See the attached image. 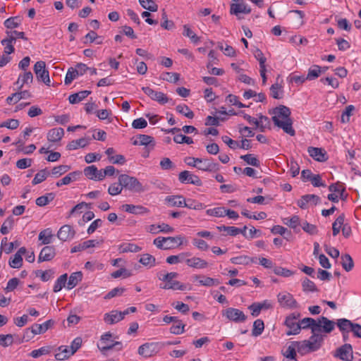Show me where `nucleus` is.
<instances>
[{
    "label": "nucleus",
    "mask_w": 361,
    "mask_h": 361,
    "mask_svg": "<svg viewBox=\"0 0 361 361\" xmlns=\"http://www.w3.org/2000/svg\"><path fill=\"white\" fill-rule=\"evenodd\" d=\"M323 335H312L308 340L294 341L297 352L302 355L318 350L324 342Z\"/></svg>",
    "instance_id": "nucleus-1"
},
{
    "label": "nucleus",
    "mask_w": 361,
    "mask_h": 361,
    "mask_svg": "<svg viewBox=\"0 0 361 361\" xmlns=\"http://www.w3.org/2000/svg\"><path fill=\"white\" fill-rule=\"evenodd\" d=\"M118 181L123 187V189L129 190L132 192L140 193L146 191L147 189L135 177L127 174H121L118 176Z\"/></svg>",
    "instance_id": "nucleus-2"
},
{
    "label": "nucleus",
    "mask_w": 361,
    "mask_h": 361,
    "mask_svg": "<svg viewBox=\"0 0 361 361\" xmlns=\"http://www.w3.org/2000/svg\"><path fill=\"white\" fill-rule=\"evenodd\" d=\"M178 274L177 272H169L166 274H159V279L166 282L165 284H160V288L162 289H172L185 290L186 286L181 283L178 281H174L173 279L177 278Z\"/></svg>",
    "instance_id": "nucleus-3"
},
{
    "label": "nucleus",
    "mask_w": 361,
    "mask_h": 361,
    "mask_svg": "<svg viewBox=\"0 0 361 361\" xmlns=\"http://www.w3.org/2000/svg\"><path fill=\"white\" fill-rule=\"evenodd\" d=\"M300 313H291L288 315L284 321V325L288 329L286 331L287 336L298 335L300 332L299 324Z\"/></svg>",
    "instance_id": "nucleus-4"
},
{
    "label": "nucleus",
    "mask_w": 361,
    "mask_h": 361,
    "mask_svg": "<svg viewBox=\"0 0 361 361\" xmlns=\"http://www.w3.org/2000/svg\"><path fill=\"white\" fill-rule=\"evenodd\" d=\"M111 336L112 334L110 332H106L101 336V345H98V348L104 355L113 348H116L117 350H121L123 348V344L120 341L109 343Z\"/></svg>",
    "instance_id": "nucleus-5"
},
{
    "label": "nucleus",
    "mask_w": 361,
    "mask_h": 361,
    "mask_svg": "<svg viewBox=\"0 0 361 361\" xmlns=\"http://www.w3.org/2000/svg\"><path fill=\"white\" fill-rule=\"evenodd\" d=\"M34 72L38 80L42 81L45 85H50L49 71L46 69V63L43 61L36 62L34 66Z\"/></svg>",
    "instance_id": "nucleus-6"
},
{
    "label": "nucleus",
    "mask_w": 361,
    "mask_h": 361,
    "mask_svg": "<svg viewBox=\"0 0 361 361\" xmlns=\"http://www.w3.org/2000/svg\"><path fill=\"white\" fill-rule=\"evenodd\" d=\"M222 315L235 323L244 322L247 319V316L243 311L233 307H228L224 310Z\"/></svg>",
    "instance_id": "nucleus-7"
},
{
    "label": "nucleus",
    "mask_w": 361,
    "mask_h": 361,
    "mask_svg": "<svg viewBox=\"0 0 361 361\" xmlns=\"http://www.w3.org/2000/svg\"><path fill=\"white\" fill-rule=\"evenodd\" d=\"M334 356L338 357L343 361H353V346L350 343H345L341 347L338 348Z\"/></svg>",
    "instance_id": "nucleus-8"
},
{
    "label": "nucleus",
    "mask_w": 361,
    "mask_h": 361,
    "mask_svg": "<svg viewBox=\"0 0 361 361\" xmlns=\"http://www.w3.org/2000/svg\"><path fill=\"white\" fill-rule=\"evenodd\" d=\"M230 13L238 16L240 13L248 14L251 13V8L244 0H232L230 7Z\"/></svg>",
    "instance_id": "nucleus-9"
},
{
    "label": "nucleus",
    "mask_w": 361,
    "mask_h": 361,
    "mask_svg": "<svg viewBox=\"0 0 361 361\" xmlns=\"http://www.w3.org/2000/svg\"><path fill=\"white\" fill-rule=\"evenodd\" d=\"M277 300L280 305L283 307L287 308H298L299 305L298 302L294 299L292 294L289 293H279Z\"/></svg>",
    "instance_id": "nucleus-10"
},
{
    "label": "nucleus",
    "mask_w": 361,
    "mask_h": 361,
    "mask_svg": "<svg viewBox=\"0 0 361 361\" xmlns=\"http://www.w3.org/2000/svg\"><path fill=\"white\" fill-rule=\"evenodd\" d=\"M317 324L319 326L317 328V334L319 332L330 334L334 331L336 323L326 317L322 316L317 319Z\"/></svg>",
    "instance_id": "nucleus-11"
},
{
    "label": "nucleus",
    "mask_w": 361,
    "mask_h": 361,
    "mask_svg": "<svg viewBox=\"0 0 361 361\" xmlns=\"http://www.w3.org/2000/svg\"><path fill=\"white\" fill-rule=\"evenodd\" d=\"M142 90L152 100L161 104H164L169 101V97L165 94L161 92L155 91L149 87H142Z\"/></svg>",
    "instance_id": "nucleus-12"
},
{
    "label": "nucleus",
    "mask_w": 361,
    "mask_h": 361,
    "mask_svg": "<svg viewBox=\"0 0 361 361\" xmlns=\"http://www.w3.org/2000/svg\"><path fill=\"white\" fill-rule=\"evenodd\" d=\"M178 180L182 183H190L197 186H201L202 182L200 178L188 171H183L178 175Z\"/></svg>",
    "instance_id": "nucleus-13"
},
{
    "label": "nucleus",
    "mask_w": 361,
    "mask_h": 361,
    "mask_svg": "<svg viewBox=\"0 0 361 361\" xmlns=\"http://www.w3.org/2000/svg\"><path fill=\"white\" fill-rule=\"evenodd\" d=\"M272 120L274 123L283 129V130L290 136H294L295 135V131L293 128V121L291 118H288L286 121H280L277 116H273Z\"/></svg>",
    "instance_id": "nucleus-14"
},
{
    "label": "nucleus",
    "mask_w": 361,
    "mask_h": 361,
    "mask_svg": "<svg viewBox=\"0 0 361 361\" xmlns=\"http://www.w3.org/2000/svg\"><path fill=\"white\" fill-rule=\"evenodd\" d=\"M157 352L156 344L154 343H145L141 345L137 350L138 354L145 358L152 357Z\"/></svg>",
    "instance_id": "nucleus-15"
},
{
    "label": "nucleus",
    "mask_w": 361,
    "mask_h": 361,
    "mask_svg": "<svg viewBox=\"0 0 361 361\" xmlns=\"http://www.w3.org/2000/svg\"><path fill=\"white\" fill-rule=\"evenodd\" d=\"M317 320H315L311 317H305L301 320H299V324L301 329H311L312 335H320L317 334V328L319 326L317 324Z\"/></svg>",
    "instance_id": "nucleus-16"
},
{
    "label": "nucleus",
    "mask_w": 361,
    "mask_h": 361,
    "mask_svg": "<svg viewBox=\"0 0 361 361\" xmlns=\"http://www.w3.org/2000/svg\"><path fill=\"white\" fill-rule=\"evenodd\" d=\"M56 255V249L54 246L44 247L38 257L37 262L41 263L42 262L51 261Z\"/></svg>",
    "instance_id": "nucleus-17"
},
{
    "label": "nucleus",
    "mask_w": 361,
    "mask_h": 361,
    "mask_svg": "<svg viewBox=\"0 0 361 361\" xmlns=\"http://www.w3.org/2000/svg\"><path fill=\"white\" fill-rule=\"evenodd\" d=\"M75 231L71 226L66 224L61 226L57 233V237L62 241H66L73 238Z\"/></svg>",
    "instance_id": "nucleus-18"
},
{
    "label": "nucleus",
    "mask_w": 361,
    "mask_h": 361,
    "mask_svg": "<svg viewBox=\"0 0 361 361\" xmlns=\"http://www.w3.org/2000/svg\"><path fill=\"white\" fill-rule=\"evenodd\" d=\"M320 197L317 195H305L298 200L297 204L300 208L305 209L307 208V204L309 202H312L314 205H317L320 203Z\"/></svg>",
    "instance_id": "nucleus-19"
},
{
    "label": "nucleus",
    "mask_w": 361,
    "mask_h": 361,
    "mask_svg": "<svg viewBox=\"0 0 361 361\" xmlns=\"http://www.w3.org/2000/svg\"><path fill=\"white\" fill-rule=\"evenodd\" d=\"M133 145H144L145 147H151V149H153L155 145V142L153 137L148 135L140 134L137 135L136 139L133 142Z\"/></svg>",
    "instance_id": "nucleus-20"
},
{
    "label": "nucleus",
    "mask_w": 361,
    "mask_h": 361,
    "mask_svg": "<svg viewBox=\"0 0 361 361\" xmlns=\"http://www.w3.org/2000/svg\"><path fill=\"white\" fill-rule=\"evenodd\" d=\"M307 152L314 160L324 162L328 159V156L324 149L318 147H309Z\"/></svg>",
    "instance_id": "nucleus-21"
},
{
    "label": "nucleus",
    "mask_w": 361,
    "mask_h": 361,
    "mask_svg": "<svg viewBox=\"0 0 361 361\" xmlns=\"http://www.w3.org/2000/svg\"><path fill=\"white\" fill-rule=\"evenodd\" d=\"M122 209L125 212L133 214H145L149 212V209L142 205L125 204L122 205Z\"/></svg>",
    "instance_id": "nucleus-22"
},
{
    "label": "nucleus",
    "mask_w": 361,
    "mask_h": 361,
    "mask_svg": "<svg viewBox=\"0 0 361 361\" xmlns=\"http://www.w3.org/2000/svg\"><path fill=\"white\" fill-rule=\"evenodd\" d=\"M123 319L121 312L118 310H112L104 315V321L108 324H114Z\"/></svg>",
    "instance_id": "nucleus-23"
},
{
    "label": "nucleus",
    "mask_w": 361,
    "mask_h": 361,
    "mask_svg": "<svg viewBox=\"0 0 361 361\" xmlns=\"http://www.w3.org/2000/svg\"><path fill=\"white\" fill-rule=\"evenodd\" d=\"M197 168L199 170L209 172H216L219 170V164L212 161L209 159H203L202 163Z\"/></svg>",
    "instance_id": "nucleus-24"
},
{
    "label": "nucleus",
    "mask_w": 361,
    "mask_h": 361,
    "mask_svg": "<svg viewBox=\"0 0 361 361\" xmlns=\"http://www.w3.org/2000/svg\"><path fill=\"white\" fill-rule=\"evenodd\" d=\"M31 97V94L27 90L17 92L13 93L11 96L6 98V102L8 104H16L22 99H27Z\"/></svg>",
    "instance_id": "nucleus-25"
},
{
    "label": "nucleus",
    "mask_w": 361,
    "mask_h": 361,
    "mask_svg": "<svg viewBox=\"0 0 361 361\" xmlns=\"http://www.w3.org/2000/svg\"><path fill=\"white\" fill-rule=\"evenodd\" d=\"M54 323L55 322L54 320L49 319L41 324H35L34 325L32 326V333H34L35 334H44L48 329L51 328L54 326Z\"/></svg>",
    "instance_id": "nucleus-26"
},
{
    "label": "nucleus",
    "mask_w": 361,
    "mask_h": 361,
    "mask_svg": "<svg viewBox=\"0 0 361 361\" xmlns=\"http://www.w3.org/2000/svg\"><path fill=\"white\" fill-rule=\"evenodd\" d=\"M64 135V130L62 128H54L49 130L47 140L51 142H56L61 140Z\"/></svg>",
    "instance_id": "nucleus-27"
},
{
    "label": "nucleus",
    "mask_w": 361,
    "mask_h": 361,
    "mask_svg": "<svg viewBox=\"0 0 361 361\" xmlns=\"http://www.w3.org/2000/svg\"><path fill=\"white\" fill-rule=\"evenodd\" d=\"M102 242H103L102 240L100 242L97 241L95 240H86L82 243H80L77 245L73 246L71 248V252L75 253L77 252H80L82 250H86L87 248L94 247L96 245V244H99L100 243H102Z\"/></svg>",
    "instance_id": "nucleus-28"
},
{
    "label": "nucleus",
    "mask_w": 361,
    "mask_h": 361,
    "mask_svg": "<svg viewBox=\"0 0 361 361\" xmlns=\"http://www.w3.org/2000/svg\"><path fill=\"white\" fill-rule=\"evenodd\" d=\"M33 81V75L30 71L25 72L23 74L20 75L16 85H18V89L21 90L24 85H28Z\"/></svg>",
    "instance_id": "nucleus-29"
},
{
    "label": "nucleus",
    "mask_w": 361,
    "mask_h": 361,
    "mask_svg": "<svg viewBox=\"0 0 361 361\" xmlns=\"http://www.w3.org/2000/svg\"><path fill=\"white\" fill-rule=\"evenodd\" d=\"M231 263L239 265H247L250 263H256L257 257H250L247 255H240L232 257L231 259Z\"/></svg>",
    "instance_id": "nucleus-30"
},
{
    "label": "nucleus",
    "mask_w": 361,
    "mask_h": 361,
    "mask_svg": "<svg viewBox=\"0 0 361 361\" xmlns=\"http://www.w3.org/2000/svg\"><path fill=\"white\" fill-rule=\"evenodd\" d=\"M185 263L188 267L196 269H204L208 266V263L200 257H192L185 259Z\"/></svg>",
    "instance_id": "nucleus-31"
},
{
    "label": "nucleus",
    "mask_w": 361,
    "mask_h": 361,
    "mask_svg": "<svg viewBox=\"0 0 361 361\" xmlns=\"http://www.w3.org/2000/svg\"><path fill=\"white\" fill-rule=\"evenodd\" d=\"M58 351L59 352L55 355V358L57 360H64L73 355V353H71V350L69 346L67 345H61L59 347Z\"/></svg>",
    "instance_id": "nucleus-32"
},
{
    "label": "nucleus",
    "mask_w": 361,
    "mask_h": 361,
    "mask_svg": "<svg viewBox=\"0 0 361 361\" xmlns=\"http://www.w3.org/2000/svg\"><path fill=\"white\" fill-rule=\"evenodd\" d=\"M91 94V91L89 90H83L78 92L77 93L72 94L68 97V101L71 104H78L85 98H86L89 94Z\"/></svg>",
    "instance_id": "nucleus-33"
},
{
    "label": "nucleus",
    "mask_w": 361,
    "mask_h": 361,
    "mask_svg": "<svg viewBox=\"0 0 361 361\" xmlns=\"http://www.w3.org/2000/svg\"><path fill=\"white\" fill-rule=\"evenodd\" d=\"M142 250L141 247L134 243H122L118 247V251L121 253L124 252H137Z\"/></svg>",
    "instance_id": "nucleus-34"
},
{
    "label": "nucleus",
    "mask_w": 361,
    "mask_h": 361,
    "mask_svg": "<svg viewBox=\"0 0 361 361\" xmlns=\"http://www.w3.org/2000/svg\"><path fill=\"white\" fill-rule=\"evenodd\" d=\"M341 264L343 269L348 272L354 267V262L353 258L349 254H344L341 257Z\"/></svg>",
    "instance_id": "nucleus-35"
},
{
    "label": "nucleus",
    "mask_w": 361,
    "mask_h": 361,
    "mask_svg": "<svg viewBox=\"0 0 361 361\" xmlns=\"http://www.w3.org/2000/svg\"><path fill=\"white\" fill-rule=\"evenodd\" d=\"M82 279V274L81 271H76L72 273L68 279V289H72L78 285V283Z\"/></svg>",
    "instance_id": "nucleus-36"
},
{
    "label": "nucleus",
    "mask_w": 361,
    "mask_h": 361,
    "mask_svg": "<svg viewBox=\"0 0 361 361\" xmlns=\"http://www.w3.org/2000/svg\"><path fill=\"white\" fill-rule=\"evenodd\" d=\"M165 200L171 207H184L185 198L181 195L167 196Z\"/></svg>",
    "instance_id": "nucleus-37"
},
{
    "label": "nucleus",
    "mask_w": 361,
    "mask_h": 361,
    "mask_svg": "<svg viewBox=\"0 0 361 361\" xmlns=\"http://www.w3.org/2000/svg\"><path fill=\"white\" fill-rule=\"evenodd\" d=\"M336 325L341 332L351 331L353 323L348 319H339L336 322Z\"/></svg>",
    "instance_id": "nucleus-38"
},
{
    "label": "nucleus",
    "mask_w": 361,
    "mask_h": 361,
    "mask_svg": "<svg viewBox=\"0 0 361 361\" xmlns=\"http://www.w3.org/2000/svg\"><path fill=\"white\" fill-rule=\"evenodd\" d=\"M274 114L277 115V118L281 117L284 121L291 118L290 117L291 114L290 109L284 105H280L279 107H276L274 109Z\"/></svg>",
    "instance_id": "nucleus-39"
},
{
    "label": "nucleus",
    "mask_w": 361,
    "mask_h": 361,
    "mask_svg": "<svg viewBox=\"0 0 361 361\" xmlns=\"http://www.w3.org/2000/svg\"><path fill=\"white\" fill-rule=\"evenodd\" d=\"M88 145V141L84 137L80 138L78 140H72L70 142L67 146L66 148L68 150H74L77 149L79 147H85Z\"/></svg>",
    "instance_id": "nucleus-40"
},
{
    "label": "nucleus",
    "mask_w": 361,
    "mask_h": 361,
    "mask_svg": "<svg viewBox=\"0 0 361 361\" xmlns=\"http://www.w3.org/2000/svg\"><path fill=\"white\" fill-rule=\"evenodd\" d=\"M297 348L296 345H294V341H292L290 344L288 346L285 351H283V355L287 358H290L292 360L297 361L296 354Z\"/></svg>",
    "instance_id": "nucleus-41"
},
{
    "label": "nucleus",
    "mask_w": 361,
    "mask_h": 361,
    "mask_svg": "<svg viewBox=\"0 0 361 361\" xmlns=\"http://www.w3.org/2000/svg\"><path fill=\"white\" fill-rule=\"evenodd\" d=\"M50 175L49 171L47 169H42L40 170L35 176L33 180H32V185H37L39 183H41L44 180L47 179V178Z\"/></svg>",
    "instance_id": "nucleus-42"
},
{
    "label": "nucleus",
    "mask_w": 361,
    "mask_h": 361,
    "mask_svg": "<svg viewBox=\"0 0 361 361\" xmlns=\"http://www.w3.org/2000/svg\"><path fill=\"white\" fill-rule=\"evenodd\" d=\"M139 262L145 267H152L156 264V259L154 256L149 254H143L141 256Z\"/></svg>",
    "instance_id": "nucleus-43"
},
{
    "label": "nucleus",
    "mask_w": 361,
    "mask_h": 361,
    "mask_svg": "<svg viewBox=\"0 0 361 361\" xmlns=\"http://www.w3.org/2000/svg\"><path fill=\"white\" fill-rule=\"evenodd\" d=\"M302 288L304 292H317L319 290L315 283L307 277L302 281Z\"/></svg>",
    "instance_id": "nucleus-44"
},
{
    "label": "nucleus",
    "mask_w": 361,
    "mask_h": 361,
    "mask_svg": "<svg viewBox=\"0 0 361 361\" xmlns=\"http://www.w3.org/2000/svg\"><path fill=\"white\" fill-rule=\"evenodd\" d=\"M264 329V322L258 319L255 320L253 323V328L252 330V335L253 336H258L261 335Z\"/></svg>",
    "instance_id": "nucleus-45"
},
{
    "label": "nucleus",
    "mask_w": 361,
    "mask_h": 361,
    "mask_svg": "<svg viewBox=\"0 0 361 361\" xmlns=\"http://www.w3.org/2000/svg\"><path fill=\"white\" fill-rule=\"evenodd\" d=\"M345 219V215L344 214H341L339 215L337 219L335 220V221L332 224V230H333V235L336 236L337 235L341 230V228L342 225H343Z\"/></svg>",
    "instance_id": "nucleus-46"
},
{
    "label": "nucleus",
    "mask_w": 361,
    "mask_h": 361,
    "mask_svg": "<svg viewBox=\"0 0 361 361\" xmlns=\"http://www.w3.org/2000/svg\"><path fill=\"white\" fill-rule=\"evenodd\" d=\"M184 207L195 210H201L205 208V205H204V204L193 199H185Z\"/></svg>",
    "instance_id": "nucleus-47"
},
{
    "label": "nucleus",
    "mask_w": 361,
    "mask_h": 361,
    "mask_svg": "<svg viewBox=\"0 0 361 361\" xmlns=\"http://www.w3.org/2000/svg\"><path fill=\"white\" fill-rule=\"evenodd\" d=\"M271 96L274 99H281L283 97V87L281 85L276 82L270 87Z\"/></svg>",
    "instance_id": "nucleus-48"
},
{
    "label": "nucleus",
    "mask_w": 361,
    "mask_h": 361,
    "mask_svg": "<svg viewBox=\"0 0 361 361\" xmlns=\"http://www.w3.org/2000/svg\"><path fill=\"white\" fill-rule=\"evenodd\" d=\"M53 235L49 228L41 231L39 234V240H42V244L48 245L51 243Z\"/></svg>",
    "instance_id": "nucleus-49"
},
{
    "label": "nucleus",
    "mask_w": 361,
    "mask_h": 361,
    "mask_svg": "<svg viewBox=\"0 0 361 361\" xmlns=\"http://www.w3.org/2000/svg\"><path fill=\"white\" fill-rule=\"evenodd\" d=\"M244 161H245L247 164L251 165L255 167L260 166V161L257 157H255L252 154H247L245 155H241L240 157Z\"/></svg>",
    "instance_id": "nucleus-50"
},
{
    "label": "nucleus",
    "mask_w": 361,
    "mask_h": 361,
    "mask_svg": "<svg viewBox=\"0 0 361 361\" xmlns=\"http://www.w3.org/2000/svg\"><path fill=\"white\" fill-rule=\"evenodd\" d=\"M21 23V19L20 16L11 17L6 19L4 25L8 29H13L18 27Z\"/></svg>",
    "instance_id": "nucleus-51"
},
{
    "label": "nucleus",
    "mask_w": 361,
    "mask_h": 361,
    "mask_svg": "<svg viewBox=\"0 0 361 361\" xmlns=\"http://www.w3.org/2000/svg\"><path fill=\"white\" fill-rule=\"evenodd\" d=\"M321 72V67L318 65H314L309 68L306 79L313 80L319 76Z\"/></svg>",
    "instance_id": "nucleus-52"
},
{
    "label": "nucleus",
    "mask_w": 361,
    "mask_h": 361,
    "mask_svg": "<svg viewBox=\"0 0 361 361\" xmlns=\"http://www.w3.org/2000/svg\"><path fill=\"white\" fill-rule=\"evenodd\" d=\"M67 279H68L67 274H62L61 276H60L57 279V280L56 281V282L54 283V286L53 288V291L54 293H57V292L60 291L65 286L66 283L67 281Z\"/></svg>",
    "instance_id": "nucleus-53"
},
{
    "label": "nucleus",
    "mask_w": 361,
    "mask_h": 361,
    "mask_svg": "<svg viewBox=\"0 0 361 361\" xmlns=\"http://www.w3.org/2000/svg\"><path fill=\"white\" fill-rule=\"evenodd\" d=\"M183 35L189 37L190 40L195 44H197L200 42V37H197L193 31H192L188 25H183Z\"/></svg>",
    "instance_id": "nucleus-54"
},
{
    "label": "nucleus",
    "mask_w": 361,
    "mask_h": 361,
    "mask_svg": "<svg viewBox=\"0 0 361 361\" xmlns=\"http://www.w3.org/2000/svg\"><path fill=\"white\" fill-rule=\"evenodd\" d=\"M8 264L14 269L20 268L23 265V257L18 254H15L13 257H11Z\"/></svg>",
    "instance_id": "nucleus-55"
},
{
    "label": "nucleus",
    "mask_w": 361,
    "mask_h": 361,
    "mask_svg": "<svg viewBox=\"0 0 361 361\" xmlns=\"http://www.w3.org/2000/svg\"><path fill=\"white\" fill-rule=\"evenodd\" d=\"M166 237H158L155 238L153 241L154 245H155L159 249L161 250H169L173 248V245H166Z\"/></svg>",
    "instance_id": "nucleus-56"
},
{
    "label": "nucleus",
    "mask_w": 361,
    "mask_h": 361,
    "mask_svg": "<svg viewBox=\"0 0 361 361\" xmlns=\"http://www.w3.org/2000/svg\"><path fill=\"white\" fill-rule=\"evenodd\" d=\"M71 169V166L68 165H59L58 166H55L51 170V175L59 177L65 173L68 172Z\"/></svg>",
    "instance_id": "nucleus-57"
},
{
    "label": "nucleus",
    "mask_w": 361,
    "mask_h": 361,
    "mask_svg": "<svg viewBox=\"0 0 361 361\" xmlns=\"http://www.w3.org/2000/svg\"><path fill=\"white\" fill-rule=\"evenodd\" d=\"M355 110V106L353 105H348L345 107V110L342 112L341 121V123H348L350 121V117L353 114V111Z\"/></svg>",
    "instance_id": "nucleus-58"
},
{
    "label": "nucleus",
    "mask_w": 361,
    "mask_h": 361,
    "mask_svg": "<svg viewBox=\"0 0 361 361\" xmlns=\"http://www.w3.org/2000/svg\"><path fill=\"white\" fill-rule=\"evenodd\" d=\"M78 75H79V74L75 68L73 67L69 68L64 80L65 85H70Z\"/></svg>",
    "instance_id": "nucleus-59"
},
{
    "label": "nucleus",
    "mask_w": 361,
    "mask_h": 361,
    "mask_svg": "<svg viewBox=\"0 0 361 361\" xmlns=\"http://www.w3.org/2000/svg\"><path fill=\"white\" fill-rule=\"evenodd\" d=\"M185 325L183 324L182 321L179 320L171 326L170 332L176 335L181 334L185 331Z\"/></svg>",
    "instance_id": "nucleus-60"
},
{
    "label": "nucleus",
    "mask_w": 361,
    "mask_h": 361,
    "mask_svg": "<svg viewBox=\"0 0 361 361\" xmlns=\"http://www.w3.org/2000/svg\"><path fill=\"white\" fill-rule=\"evenodd\" d=\"M202 279L199 281V283L202 286L207 287H212L214 286L219 285L220 283L219 281L216 279H213L208 276H202Z\"/></svg>",
    "instance_id": "nucleus-61"
},
{
    "label": "nucleus",
    "mask_w": 361,
    "mask_h": 361,
    "mask_svg": "<svg viewBox=\"0 0 361 361\" xmlns=\"http://www.w3.org/2000/svg\"><path fill=\"white\" fill-rule=\"evenodd\" d=\"M20 122L18 119H8L0 124V128H7L11 130H15L19 126Z\"/></svg>",
    "instance_id": "nucleus-62"
},
{
    "label": "nucleus",
    "mask_w": 361,
    "mask_h": 361,
    "mask_svg": "<svg viewBox=\"0 0 361 361\" xmlns=\"http://www.w3.org/2000/svg\"><path fill=\"white\" fill-rule=\"evenodd\" d=\"M51 351L50 346H44L37 350H34L30 353V356L34 358H37L42 355H47Z\"/></svg>",
    "instance_id": "nucleus-63"
},
{
    "label": "nucleus",
    "mask_w": 361,
    "mask_h": 361,
    "mask_svg": "<svg viewBox=\"0 0 361 361\" xmlns=\"http://www.w3.org/2000/svg\"><path fill=\"white\" fill-rule=\"evenodd\" d=\"M302 230L307 233L310 235H315L317 234L318 230L315 225L311 224L307 221H305L302 224Z\"/></svg>",
    "instance_id": "nucleus-64"
}]
</instances>
